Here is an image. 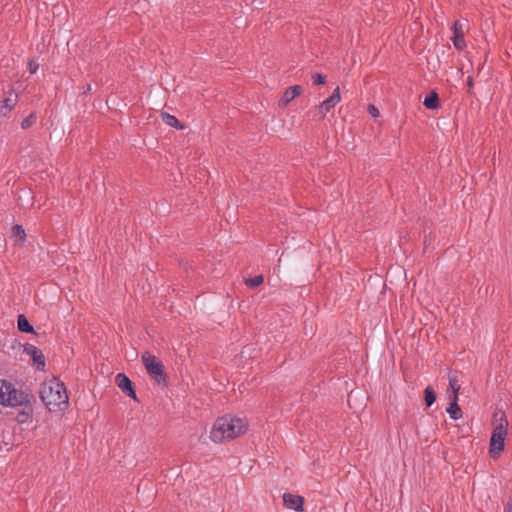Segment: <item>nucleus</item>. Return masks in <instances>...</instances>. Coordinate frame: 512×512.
Segmentation results:
<instances>
[{
  "instance_id": "nucleus-27",
  "label": "nucleus",
  "mask_w": 512,
  "mask_h": 512,
  "mask_svg": "<svg viewBox=\"0 0 512 512\" xmlns=\"http://www.w3.org/2000/svg\"><path fill=\"white\" fill-rule=\"evenodd\" d=\"M450 387H451L453 390H454V389H456V386H455V380H454V379H451V380H450ZM457 388H459V387L457 386Z\"/></svg>"
},
{
  "instance_id": "nucleus-2",
  "label": "nucleus",
  "mask_w": 512,
  "mask_h": 512,
  "mask_svg": "<svg viewBox=\"0 0 512 512\" xmlns=\"http://www.w3.org/2000/svg\"><path fill=\"white\" fill-rule=\"evenodd\" d=\"M41 399L50 411L61 410L68 404V395L63 382L52 379L47 381L41 390Z\"/></svg>"
},
{
  "instance_id": "nucleus-20",
  "label": "nucleus",
  "mask_w": 512,
  "mask_h": 512,
  "mask_svg": "<svg viewBox=\"0 0 512 512\" xmlns=\"http://www.w3.org/2000/svg\"><path fill=\"white\" fill-rule=\"evenodd\" d=\"M263 280H264V278H263V276H262V275H257V276H255V277H253V278L246 279V280H245V283H246V285H248L249 287L254 288V287H257V286H259L260 284H262V283H263Z\"/></svg>"
},
{
  "instance_id": "nucleus-4",
  "label": "nucleus",
  "mask_w": 512,
  "mask_h": 512,
  "mask_svg": "<svg viewBox=\"0 0 512 512\" xmlns=\"http://www.w3.org/2000/svg\"><path fill=\"white\" fill-rule=\"evenodd\" d=\"M507 429L508 421L502 415L500 422L494 427L490 437L489 453L492 457L499 455L504 450Z\"/></svg>"
},
{
  "instance_id": "nucleus-25",
  "label": "nucleus",
  "mask_w": 512,
  "mask_h": 512,
  "mask_svg": "<svg viewBox=\"0 0 512 512\" xmlns=\"http://www.w3.org/2000/svg\"><path fill=\"white\" fill-rule=\"evenodd\" d=\"M505 512H512V496L509 498L505 506Z\"/></svg>"
},
{
  "instance_id": "nucleus-7",
  "label": "nucleus",
  "mask_w": 512,
  "mask_h": 512,
  "mask_svg": "<svg viewBox=\"0 0 512 512\" xmlns=\"http://www.w3.org/2000/svg\"><path fill=\"white\" fill-rule=\"evenodd\" d=\"M23 350L32 358L33 362L36 364L37 370L43 371L45 368V357L41 349L27 343L23 346Z\"/></svg>"
},
{
  "instance_id": "nucleus-3",
  "label": "nucleus",
  "mask_w": 512,
  "mask_h": 512,
  "mask_svg": "<svg viewBox=\"0 0 512 512\" xmlns=\"http://www.w3.org/2000/svg\"><path fill=\"white\" fill-rule=\"evenodd\" d=\"M28 403V394L15 388L5 380L0 379V404L5 407H18Z\"/></svg>"
},
{
  "instance_id": "nucleus-22",
  "label": "nucleus",
  "mask_w": 512,
  "mask_h": 512,
  "mask_svg": "<svg viewBox=\"0 0 512 512\" xmlns=\"http://www.w3.org/2000/svg\"><path fill=\"white\" fill-rule=\"evenodd\" d=\"M312 79H313V83L315 85H323V84H325V80H326L325 76L320 73L313 74Z\"/></svg>"
},
{
  "instance_id": "nucleus-23",
  "label": "nucleus",
  "mask_w": 512,
  "mask_h": 512,
  "mask_svg": "<svg viewBox=\"0 0 512 512\" xmlns=\"http://www.w3.org/2000/svg\"><path fill=\"white\" fill-rule=\"evenodd\" d=\"M27 66H28V70H29L30 74H35L37 72V70L39 69V64L34 59H30L28 61Z\"/></svg>"
},
{
  "instance_id": "nucleus-8",
  "label": "nucleus",
  "mask_w": 512,
  "mask_h": 512,
  "mask_svg": "<svg viewBox=\"0 0 512 512\" xmlns=\"http://www.w3.org/2000/svg\"><path fill=\"white\" fill-rule=\"evenodd\" d=\"M452 30V42L454 47L459 51L463 50L466 47V42L464 39V24L460 20H457L454 22Z\"/></svg>"
},
{
  "instance_id": "nucleus-17",
  "label": "nucleus",
  "mask_w": 512,
  "mask_h": 512,
  "mask_svg": "<svg viewBox=\"0 0 512 512\" xmlns=\"http://www.w3.org/2000/svg\"><path fill=\"white\" fill-rule=\"evenodd\" d=\"M161 118H162V121L167 124L168 126H171V127H174V128H179V129H182V125H180V122L179 120L174 116V115H171L167 112H163L161 114Z\"/></svg>"
},
{
  "instance_id": "nucleus-19",
  "label": "nucleus",
  "mask_w": 512,
  "mask_h": 512,
  "mask_svg": "<svg viewBox=\"0 0 512 512\" xmlns=\"http://www.w3.org/2000/svg\"><path fill=\"white\" fill-rule=\"evenodd\" d=\"M13 236L19 241H24L26 237L25 230L21 225H15L13 227Z\"/></svg>"
},
{
  "instance_id": "nucleus-9",
  "label": "nucleus",
  "mask_w": 512,
  "mask_h": 512,
  "mask_svg": "<svg viewBox=\"0 0 512 512\" xmlns=\"http://www.w3.org/2000/svg\"><path fill=\"white\" fill-rule=\"evenodd\" d=\"M117 386L122 390L123 393L133 399H137L136 393L132 387V382L124 373H118L116 375Z\"/></svg>"
},
{
  "instance_id": "nucleus-6",
  "label": "nucleus",
  "mask_w": 512,
  "mask_h": 512,
  "mask_svg": "<svg viewBox=\"0 0 512 512\" xmlns=\"http://www.w3.org/2000/svg\"><path fill=\"white\" fill-rule=\"evenodd\" d=\"M340 100V89L337 87L326 100L319 104L317 108V115H319L320 118H324L326 114L340 102Z\"/></svg>"
},
{
  "instance_id": "nucleus-13",
  "label": "nucleus",
  "mask_w": 512,
  "mask_h": 512,
  "mask_svg": "<svg viewBox=\"0 0 512 512\" xmlns=\"http://www.w3.org/2000/svg\"><path fill=\"white\" fill-rule=\"evenodd\" d=\"M20 407H23V409L18 413L16 417L17 422L20 424H24L31 421L33 408L30 403V399L28 398V403H26L25 405H21Z\"/></svg>"
},
{
  "instance_id": "nucleus-26",
  "label": "nucleus",
  "mask_w": 512,
  "mask_h": 512,
  "mask_svg": "<svg viewBox=\"0 0 512 512\" xmlns=\"http://www.w3.org/2000/svg\"><path fill=\"white\" fill-rule=\"evenodd\" d=\"M467 85L469 88H473L474 82H473V78L471 76L467 77Z\"/></svg>"
},
{
  "instance_id": "nucleus-24",
  "label": "nucleus",
  "mask_w": 512,
  "mask_h": 512,
  "mask_svg": "<svg viewBox=\"0 0 512 512\" xmlns=\"http://www.w3.org/2000/svg\"><path fill=\"white\" fill-rule=\"evenodd\" d=\"M368 111L369 114L374 118L379 116V110L374 105H369Z\"/></svg>"
},
{
  "instance_id": "nucleus-1",
  "label": "nucleus",
  "mask_w": 512,
  "mask_h": 512,
  "mask_svg": "<svg viewBox=\"0 0 512 512\" xmlns=\"http://www.w3.org/2000/svg\"><path fill=\"white\" fill-rule=\"evenodd\" d=\"M247 429L248 422L245 418L224 415L214 421L209 438L213 443L220 444L241 436Z\"/></svg>"
},
{
  "instance_id": "nucleus-16",
  "label": "nucleus",
  "mask_w": 512,
  "mask_h": 512,
  "mask_svg": "<svg viewBox=\"0 0 512 512\" xmlns=\"http://www.w3.org/2000/svg\"><path fill=\"white\" fill-rule=\"evenodd\" d=\"M17 327L18 330L25 333H34L33 326L29 323L27 318L20 314L17 318Z\"/></svg>"
},
{
  "instance_id": "nucleus-14",
  "label": "nucleus",
  "mask_w": 512,
  "mask_h": 512,
  "mask_svg": "<svg viewBox=\"0 0 512 512\" xmlns=\"http://www.w3.org/2000/svg\"><path fill=\"white\" fill-rule=\"evenodd\" d=\"M16 98L17 96L12 98L10 95L0 102V117H7L11 113L16 104Z\"/></svg>"
},
{
  "instance_id": "nucleus-12",
  "label": "nucleus",
  "mask_w": 512,
  "mask_h": 512,
  "mask_svg": "<svg viewBox=\"0 0 512 512\" xmlns=\"http://www.w3.org/2000/svg\"><path fill=\"white\" fill-rule=\"evenodd\" d=\"M458 391L459 388L454 389V397L453 402L450 404V406L446 409V412L449 414L450 418L453 420H458L462 417V410L458 406Z\"/></svg>"
},
{
  "instance_id": "nucleus-21",
  "label": "nucleus",
  "mask_w": 512,
  "mask_h": 512,
  "mask_svg": "<svg viewBox=\"0 0 512 512\" xmlns=\"http://www.w3.org/2000/svg\"><path fill=\"white\" fill-rule=\"evenodd\" d=\"M35 122V115L34 114H30L29 116H27L26 118H24L21 122V127L23 129H27L29 128L31 125H33V123Z\"/></svg>"
},
{
  "instance_id": "nucleus-11",
  "label": "nucleus",
  "mask_w": 512,
  "mask_h": 512,
  "mask_svg": "<svg viewBox=\"0 0 512 512\" xmlns=\"http://www.w3.org/2000/svg\"><path fill=\"white\" fill-rule=\"evenodd\" d=\"M302 92L301 85H294L287 88L279 101L281 107H286L294 98L299 96Z\"/></svg>"
},
{
  "instance_id": "nucleus-18",
  "label": "nucleus",
  "mask_w": 512,
  "mask_h": 512,
  "mask_svg": "<svg viewBox=\"0 0 512 512\" xmlns=\"http://www.w3.org/2000/svg\"><path fill=\"white\" fill-rule=\"evenodd\" d=\"M425 403L428 407L432 406L436 401V393L431 386H427L424 390Z\"/></svg>"
},
{
  "instance_id": "nucleus-5",
  "label": "nucleus",
  "mask_w": 512,
  "mask_h": 512,
  "mask_svg": "<svg viewBox=\"0 0 512 512\" xmlns=\"http://www.w3.org/2000/svg\"><path fill=\"white\" fill-rule=\"evenodd\" d=\"M141 360L149 376L158 384L166 383L164 366L162 362L153 354L146 351L141 355Z\"/></svg>"
},
{
  "instance_id": "nucleus-10",
  "label": "nucleus",
  "mask_w": 512,
  "mask_h": 512,
  "mask_svg": "<svg viewBox=\"0 0 512 512\" xmlns=\"http://www.w3.org/2000/svg\"><path fill=\"white\" fill-rule=\"evenodd\" d=\"M283 503L289 509H292V510H295L298 512L303 511L304 499H303V497H301L299 495H294L291 493H284Z\"/></svg>"
},
{
  "instance_id": "nucleus-15",
  "label": "nucleus",
  "mask_w": 512,
  "mask_h": 512,
  "mask_svg": "<svg viewBox=\"0 0 512 512\" xmlns=\"http://www.w3.org/2000/svg\"><path fill=\"white\" fill-rule=\"evenodd\" d=\"M423 104L427 109H437L440 106L438 94L435 91L430 92L425 97Z\"/></svg>"
}]
</instances>
